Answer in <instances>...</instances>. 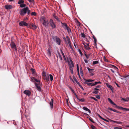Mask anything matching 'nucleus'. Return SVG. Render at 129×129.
I'll use <instances>...</instances> for the list:
<instances>
[{"label": "nucleus", "instance_id": "nucleus-26", "mask_svg": "<svg viewBox=\"0 0 129 129\" xmlns=\"http://www.w3.org/2000/svg\"><path fill=\"white\" fill-rule=\"evenodd\" d=\"M87 69L88 70L89 72V73L92 72V71L94 70L93 69H91L89 68V67L87 68Z\"/></svg>", "mask_w": 129, "mask_h": 129}, {"label": "nucleus", "instance_id": "nucleus-64", "mask_svg": "<svg viewBox=\"0 0 129 129\" xmlns=\"http://www.w3.org/2000/svg\"><path fill=\"white\" fill-rule=\"evenodd\" d=\"M60 51H61V54H62H62H64V53H63V51H62V50H60Z\"/></svg>", "mask_w": 129, "mask_h": 129}, {"label": "nucleus", "instance_id": "nucleus-35", "mask_svg": "<svg viewBox=\"0 0 129 129\" xmlns=\"http://www.w3.org/2000/svg\"><path fill=\"white\" fill-rule=\"evenodd\" d=\"M99 63V61H98L96 60L94 61L93 62V64L94 65L96 64H98Z\"/></svg>", "mask_w": 129, "mask_h": 129}, {"label": "nucleus", "instance_id": "nucleus-20", "mask_svg": "<svg viewBox=\"0 0 129 129\" xmlns=\"http://www.w3.org/2000/svg\"><path fill=\"white\" fill-rule=\"evenodd\" d=\"M83 109L84 110L88 111L89 113H90V110L86 107H83Z\"/></svg>", "mask_w": 129, "mask_h": 129}, {"label": "nucleus", "instance_id": "nucleus-6", "mask_svg": "<svg viewBox=\"0 0 129 129\" xmlns=\"http://www.w3.org/2000/svg\"><path fill=\"white\" fill-rule=\"evenodd\" d=\"M43 75L45 79L47 81H49V76L48 74H46L44 71L42 72Z\"/></svg>", "mask_w": 129, "mask_h": 129}, {"label": "nucleus", "instance_id": "nucleus-32", "mask_svg": "<svg viewBox=\"0 0 129 129\" xmlns=\"http://www.w3.org/2000/svg\"><path fill=\"white\" fill-rule=\"evenodd\" d=\"M24 2V1L23 0H20L18 1V4H21L23 3Z\"/></svg>", "mask_w": 129, "mask_h": 129}, {"label": "nucleus", "instance_id": "nucleus-22", "mask_svg": "<svg viewBox=\"0 0 129 129\" xmlns=\"http://www.w3.org/2000/svg\"><path fill=\"white\" fill-rule=\"evenodd\" d=\"M110 121L111 122H113L114 123H116L118 124H121L122 123V122H121L115 121L113 120H111Z\"/></svg>", "mask_w": 129, "mask_h": 129}, {"label": "nucleus", "instance_id": "nucleus-56", "mask_svg": "<svg viewBox=\"0 0 129 129\" xmlns=\"http://www.w3.org/2000/svg\"><path fill=\"white\" fill-rule=\"evenodd\" d=\"M74 79L75 80L77 83H78L79 82L77 80L76 78H75V79L74 78Z\"/></svg>", "mask_w": 129, "mask_h": 129}, {"label": "nucleus", "instance_id": "nucleus-31", "mask_svg": "<svg viewBox=\"0 0 129 129\" xmlns=\"http://www.w3.org/2000/svg\"><path fill=\"white\" fill-rule=\"evenodd\" d=\"M86 82H93L94 81V80H92V79H85Z\"/></svg>", "mask_w": 129, "mask_h": 129}, {"label": "nucleus", "instance_id": "nucleus-34", "mask_svg": "<svg viewBox=\"0 0 129 129\" xmlns=\"http://www.w3.org/2000/svg\"><path fill=\"white\" fill-rule=\"evenodd\" d=\"M80 74H81V75L82 76L83 75V72L82 69V67H80Z\"/></svg>", "mask_w": 129, "mask_h": 129}, {"label": "nucleus", "instance_id": "nucleus-23", "mask_svg": "<svg viewBox=\"0 0 129 129\" xmlns=\"http://www.w3.org/2000/svg\"><path fill=\"white\" fill-rule=\"evenodd\" d=\"M77 71L78 73V75L79 76V78H80V75L79 73V66L78 64H77Z\"/></svg>", "mask_w": 129, "mask_h": 129}, {"label": "nucleus", "instance_id": "nucleus-14", "mask_svg": "<svg viewBox=\"0 0 129 129\" xmlns=\"http://www.w3.org/2000/svg\"><path fill=\"white\" fill-rule=\"evenodd\" d=\"M39 83H35V85L36 86L37 90L39 91H40L41 89L40 87V83L39 82Z\"/></svg>", "mask_w": 129, "mask_h": 129}, {"label": "nucleus", "instance_id": "nucleus-52", "mask_svg": "<svg viewBox=\"0 0 129 129\" xmlns=\"http://www.w3.org/2000/svg\"><path fill=\"white\" fill-rule=\"evenodd\" d=\"M79 86L82 89H83V90H84L83 87L80 84H79Z\"/></svg>", "mask_w": 129, "mask_h": 129}, {"label": "nucleus", "instance_id": "nucleus-57", "mask_svg": "<svg viewBox=\"0 0 129 129\" xmlns=\"http://www.w3.org/2000/svg\"><path fill=\"white\" fill-rule=\"evenodd\" d=\"M101 87V86L100 85H97V86H95V87H96V88H99L100 87Z\"/></svg>", "mask_w": 129, "mask_h": 129}, {"label": "nucleus", "instance_id": "nucleus-7", "mask_svg": "<svg viewBox=\"0 0 129 129\" xmlns=\"http://www.w3.org/2000/svg\"><path fill=\"white\" fill-rule=\"evenodd\" d=\"M10 46L12 48L14 49L16 51H17V49L16 45L14 42L13 41L11 42L10 43Z\"/></svg>", "mask_w": 129, "mask_h": 129}, {"label": "nucleus", "instance_id": "nucleus-33", "mask_svg": "<svg viewBox=\"0 0 129 129\" xmlns=\"http://www.w3.org/2000/svg\"><path fill=\"white\" fill-rule=\"evenodd\" d=\"M49 76L50 79V81L51 82L53 80V77L51 74H50L49 75Z\"/></svg>", "mask_w": 129, "mask_h": 129}, {"label": "nucleus", "instance_id": "nucleus-60", "mask_svg": "<svg viewBox=\"0 0 129 129\" xmlns=\"http://www.w3.org/2000/svg\"><path fill=\"white\" fill-rule=\"evenodd\" d=\"M84 61L85 62V63H88V61H87L86 60V59H84Z\"/></svg>", "mask_w": 129, "mask_h": 129}, {"label": "nucleus", "instance_id": "nucleus-27", "mask_svg": "<svg viewBox=\"0 0 129 129\" xmlns=\"http://www.w3.org/2000/svg\"><path fill=\"white\" fill-rule=\"evenodd\" d=\"M53 17L56 20L58 21H60V20L55 15H53Z\"/></svg>", "mask_w": 129, "mask_h": 129}, {"label": "nucleus", "instance_id": "nucleus-37", "mask_svg": "<svg viewBox=\"0 0 129 129\" xmlns=\"http://www.w3.org/2000/svg\"><path fill=\"white\" fill-rule=\"evenodd\" d=\"M69 88L71 90V91L73 93H74L75 92L74 90L70 86H69Z\"/></svg>", "mask_w": 129, "mask_h": 129}, {"label": "nucleus", "instance_id": "nucleus-4", "mask_svg": "<svg viewBox=\"0 0 129 129\" xmlns=\"http://www.w3.org/2000/svg\"><path fill=\"white\" fill-rule=\"evenodd\" d=\"M62 27L65 29L67 30L68 33H69L71 32V30L70 28L68 26L66 23H63L61 22Z\"/></svg>", "mask_w": 129, "mask_h": 129}, {"label": "nucleus", "instance_id": "nucleus-40", "mask_svg": "<svg viewBox=\"0 0 129 129\" xmlns=\"http://www.w3.org/2000/svg\"><path fill=\"white\" fill-rule=\"evenodd\" d=\"M58 56L59 58L60 59V60H62V57L59 53H58Z\"/></svg>", "mask_w": 129, "mask_h": 129}, {"label": "nucleus", "instance_id": "nucleus-39", "mask_svg": "<svg viewBox=\"0 0 129 129\" xmlns=\"http://www.w3.org/2000/svg\"><path fill=\"white\" fill-rule=\"evenodd\" d=\"M78 100L82 102H84L85 101V99L83 98H82L81 99H78Z\"/></svg>", "mask_w": 129, "mask_h": 129}, {"label": "nucleus", "instance_id": "nucleus-16", "mask_svg": "<svg viewBox=\"0 0 129 129\" xmlns=\"http://www.w3.org/2000/svg\"><path fill=\"white\" fill-rule=\"evenodd\" d=\"M31 81L33 82H39L40 81L38 80H37L35 78L33 77H32L31 78Z\"/></svg>", "mask_w": 129, "mask_h": 129}, {"label": "nucleus", "instance_id": "nucleus-44", "mask_svg": "<svg viewBox=\"0 0 129 129\" xmlns=\"http://www.w3.org/2000/svg\"><path fill=\"white\" fill-rule=\"evenodd\" d=\"M27 14L28 15L30 13V11L29 10L28 8V9H27Z\"/></svg>", "mask_w": 129, "mask_h": 129}, {"label": "nucleus", "instance_id": "nucleus-36", "mask_svg": "<svg viewBox=\"0 0 129 129\" xmlns=\"http://www.w3.org/2000/svg\"><path fill=\"white\" fill-rule=\"evenodd\" d=\"M84 55H85V56L86 57V58L87 59H88V58L89 56L90 55V54H89L88 55H87V54H85Z\"/></svg>", "mask_w": 129, "mask_h": 129}, {"label": "nucleus", "instance_id": "nucleus-53", "mask_svg": "<svg viewBox=\"0 0 129 129\" xmlns=\"http://www.w3.org/2000/svg\"><path fill=\"white\" fill-rule=\"evenodd\" d=\"M114 129H122V128H121L117 127H114Z\"/></svg>", "mask_w": 129, "mask_h": 129}, {"label": "nucleus", "instance_id": "nucleus-41", "mask_svg": "<svg viewBox=\"0 0 129 129\" xmlns=\"http://www.w3.org/2000/svg\"><path fill=\"white\" fill-rule=\"evenodd\" d=\"M81 37L83 38H85V35L83 33H82L81 34Z\"/></svg>", "mask_w": 129, "mask_h": 129}, {"label": "nucleus", "instance_id": "nucleus-46", "mask_svg": "<svg viewBox=\"0 0 129 129\" xmlns=\"http://www.w3.org/2000/svg\"><path fill=\"white\" fill-rule=\"evenodd\" d=\"M91 83V86H94L95 85V83Z\"/></svg>", "mask_w": 129, "mask_h": 129}, {"label": "nucleus", "instance_id": "nucleus-43", "mask_svg": "<svg viewBox=\"0 0 129 129\" xmlns=\"http://www.w3.org/2000/svg\"><path fill=\"white\" fill-rule=\"evenodd\" d=\"M94 83L95 84V85L98 84H101V82L100 81H99V82H95Z\"/></svg>", "mask_w": 129, "mask_h": 129}, {"label": "nucleus", "instance_id": "nucleus-8", "mask_svg": "<svg viewBox=\"0 0 129 129\" xmlns=\"http://www.w3.org/2000/svg\"><path fill=\"white\" fill-rule=\"evenodd\" d=\"M83 44L85 48L87 50H88L90 49V48L89 47V43H85L84 42H83Z\"/></svg>", "mask_w": 129, "mask_h": 129}, {"label": "nucleus", "instance_id": "nucleus-47", "mask_svg": "<svg viewBox=\"0 0 129 129\" xmlns=\"http://www.w3.org/2000/svg\"><path fill=\"white\" fill-rule=\"evenodd\" d=\"M96 97L98 99H100V96L99 95H97L96 96Z\"/></svg>", "mask_w": 129, "mask_h": 129}, {"label": "nucleus", "instance_id": "nucleus-63", "mask_svg": "<svg viewBox=\"0 0 129 129\" xmlns=\"http://www.w3.org/2000/svg\"><path fill=\"white\" fill-rule=\"evenodd\" d=\"M60 51H61V54H62H62H64V53H63V51H62V50H60Z\"/></svg>", "mask_w": 129, "mask_h": 129}, {"label": "nucleus", "instance_id": "nucleus-61", "mask_svg": "<svg viewBox=\"0 0 129 129\" xmlns=\"http://www.w3.org/2000/svg\"><path fill=\"white\" fill-rule=\"evenodd\" d=\"M103 120H104L106 121H107V122H109V121L107 120H106L104 118V119H103Z\"/></svg>", "mask_w": 129, "mask_h": 129}, {"label": "nucleus", "instance_id": "nucleus-24", "mask_svg": "<svg viewBox=\"0 0 129 129\" xmlns=\"http://www.w3.org/2000/svg\"><path fill=\"white\" fill-rule=\"evenodd\" d=\"M88 82H86V80H85V81L84 82V83L85 84H87V85L89 86H91V83H88Z\"/></svg>", "mask_w": 129, "mask_h": 129}, {"label": "nucleus", "instance_id": "nucleus-18", "mask_svg": "<svg viewBox=\"0 0 129 129\" xmlns=\"http://www.w3.org/2000/svg\"><path fill=\"white\" fill-rule=\"evenodd\" d=\"M53 99H51V101L49 103V104L50 105L51 108V109H52L53 107Z\"/></svg>", "mask_w": 129, "mask_h": 129}, {"label": "nucleus", "instance_id": "nucleus-5", "mask_svg": "<svg viewBox=\"0 0 129 129\" xmlns=\"http://www.w3.org/2000/svg\"><path fill=\"white\" fill-rule=\"evenodd\" d=\"M49 23L50 26L51 27L52 29H54L56 28V25L52 19H51L50 20Z\"/></svg>", "mask_w": 129, "mask_h": 129}, {"label": "nucleus", "instance_id": "nucleus-62", "mask_svg": "<svg viewBox=\"0 0 129 129\" xmlns=\"http://www.w3.org/2000/svg\"><path fill=\"white\" fill-rule=\"evenodd\" d=\"M126 100L127 101V102H128V101H129V99L128 98V97L126 98Z\"/></svg>", "mask_w": 129, "mask_h": 129}, {"label": "nucleus", "instance_id": "nucleus-42", "mask_svg": "<svg viewBox=\"0 0 129 129\" xmlns=\"http://www.w3.org/2000/svg\"><path fill=\"white\" fill-rule=\"evenodd\" d=\"M91 99H93L94 100L96 101H98L97 99H96V98H95L94 97H91Z\"/></svg>", "mask_w": 129, "mask_h": 129}, {"label": "nucleus", "instance_id": "nucleus-15", "mask_svg": "<svg viewBox=\"0 0 129 129\" xmlns=\"http://www.w3.org/2000/svg\"><path fill=\"white\" fill-rule=\"evenodd\" d=\"M5 7L7 9H10L12 8V6L10 5H6L5 6Z\"/></svg>", "mask_w": 129, "mask_h": 129}, {"label": "nucleus", "instance_id": "nucleus-38", "mask_svg": "<svg viewBox=\"0 0 129 129\" xmlns=\"http://www.w3.org/2000/svg\"><path fill=\"white\" fill-rule=\"evenodd\" d=\"M36 13L34 12H32L31 13V16H36Z\"/></svg>", "mask_w": 129, "mask_h": 129}, {"label": "nucleus", "instance_id": "nucleus-28", "mask_svg": "<svg viewBox=\"0 0 129 129\" xmlns=\"http://www.w3.org/2000/svg\"><path fill=\"white\" fill-rule=\"evenodd\" d=\"M108 109L109 110H111V111H114V112H116H116H117V110H116L115 109H113L112 108H110V107L108 108Z\"/></svg>", "mask_w": 129, "mask_h": 129}, {"label": "nucleus", "instance_id": "nucleus-1", "mask_svg": "<svg viewBox=\"0 0 129 129\" xmlns=\"http://www.w3.org/2000/svg\"><path fill=\"white\" fill-rule=\"evenodd\" d=\"M70 62H70H68L69 67V68L70 70L71 71V73L72 74H73V68L74 67V66L73 61L71 60H70Z\"/></svg>", "mask_w": 129, "mask_h": 129}, {"label": "nucleus", "instance_id": "nucleus-21", "mask_svg": "<svg viewBox=\"0 0 129 129\" xmlns=\"http://www.w3.org/2000/svg\"><path fill=\"white\" fill-rule=\"evenodd\" d=\"M106 85L109 88H110L111 90H113V88L112 86L106 83Z\"/></svg>", "mask_w": 129, "mask_h": 129}, {"label": "nucleus", "instance_id": "nucleus-11", "mask_svg": "<svg viewBox=\"0 0 129 129\" xmlns=\"http://www.w3.org/2000/svg\"><path fill=\"white\" fill-rule=\"evenodd\" d=\"M24 93L28 96H30L31 94V92L28 90H25L23 91Z\"/></svg>", "mask_w": 129, "mask_h": 129}, {"label": "nucleus", "instance_id": "nucleus-58", "mask_svg": "<svg viewBox=\"0 0 129 129\" xmlns=\"http://www.w3.org/2000/svg\"><path fill=\"white\" fill-rule=\"evenodd\" d=\"M104 61L106 62H108V60L105 58H104Z\"/></svg>", "mask_w": 129, "mask_h": 129}, {"label": "nucleus", "instance_id": "nucleus-3", "mask_svg": "<svg viewBox=\"0 0 129 129\" xmlns=\"http://www.w3.org/2000/svg\"><path fill=\"white\" fill-rule=\"evenodd\" d=\"M27 9H28L27 7L23 8L19 12L21 16L24 15L26 13Z\"/></svg>", "mask_w": 129, "mask_h": 129}, {"label": "nucleus", "instance_id": "nucleus-10", "mask_svg": "<svg viewBox=\"0 0 129 129\" xmlns=\"http://www.w3.org/2000/svg\"><path fill=\"white\" fill-rule=\"evenodd\" d=\"M19 25L20 26H27L28 24L25 22L22 21L20 22L19 23Z\"/></svg>", "mask_w": 129, "mask_h": 129}, {"label": "nucleus", "instance_id": "nucleus-49", "mask_svg": "<svg viewBox=\"0 0 129 129\" xmlns=\"http://www.w3.org/2000/svg\"><path fill=\"white\" fill-rule=\"evenodd\" d=\"M91 127L92 129H96V127L94 125H92Z\"/></svg>", "mask_w": 129, "mask_h": 129}, {"label": "nucleus", "instance_id": "nucleus-50", "mask_svg": "<svg viewBox=\"0 0 129 129\" xmlns=\"http://www.w3.org/2000/svg\"><path fill=\"white\" fill-rule=\"evenodd\" d=\"M98 116L100 118L102 119V120L104 119V118L102 117L99 114H98Z\"/></svg>", "mask_w": 129, "mask_h": 129}, {"label": "nucleus", "instance_id": "nucleus-29", "mask_svg": "<svg viewBox=\"0 0 129 129\" xmlns=\"http://www.w3.org/2000/svg\"><path fill=\"white\" fill-rule=\"evenodd\" d=\"M32 29L34 30H35L37 28L36 26L34 24H32Z\"/></svg>", "mask_w": 129, "mask_h": 129}, {"label": "nucleus", "instance_id": "nucleus-9", "mask_svg": "<svg viewBox=\"0 0 129 129\" xmlns=\"http://www.w3.org/2000/svg\"><path fill=\"white\" fill-rule=\"evenodd\" d=\"M51 47L50 46H49V48L47 50V53L48 56L49 57H51Z\"/></svg>", "mask_w": 129, "mask_h": 129}, {"label": "nucleus", "instance_id": "nucleus-13", "mask_svg": "<svg viewBox=\"0 0 129 129\" xmlns=\"http://www.w3.org/2000/svg\"><path fill=\"white\" fill-rule=\"evenodd\" d=\"M66 38L68 42V43L69 45V47L71 49L73 50V49L71 43L70 42V38L68 36H66Z\"/></svg>", "mask_w": 129, "mask_h": 129}, {"label": "nucleus", "instance_id": "nucleus-19", "mask_svg": "<svg viewBox=\"0 0 129 129\" xmlns=\"http://www.w3.org/2000/svg\"><path fill=\"white\" fill-rule=\"evenodd\" d=\"M108 100L109 102L111 104L114 105H116V104L110 98H108Z\"/></svg>", "mask_w": 129, "mask_h": 129}, {"label": "nucleus", "instance_id": "nucleus-25", "mask_svg": "<svg viewBox=\"0 0 129 129\" xmlns=\"http://www.w3.org/2000/svg\"><path fill=\"white\" fill-rule=\"evenodd\" d=\"M120 109H122V110H124V111H129V109H127V108H123L122 107H120Z\"/></svg>", "mask_w": 129, "mask_h": 129}, {"label": "nucleus", "instance_id": "nucleus-59", "mask_svg": "<svg viewBox=\"0 0 129 129\" xmlns=\"http://www.w3.org/2000/svg\"><path fill=\"white\" fill-rule=\"evenodd\" d=\"M96 42L97 41L94 42V46H96Z\"/></svg>", "mask_w": 129, "mask_h": 129}, {"label": "nucleus", "instance_id": "nucleus-17", "mask_svg": "<svg viewBox=\"0 0 129 129\" xmlns=\"http://www.w3.org/2000/svg\"><path fill=\"white\" fill-rule=\"evenodd\" d=\"M94 90L92 92L93 93L97 94L98 93V90H99V89L97 88H94Z\"/></svg>", "mask_w": 129, "mask_h": 129}, {"label": "nucleus", "instance_id": "nucleus-55", "mask_svg": "<svg viewBox=\"0 0 129 129\" xmlns=\"http://www.w3.org/2000/svg\"><path fill=\"white\" fill-rule=\"evenodd\" d=\"M122 100L124 102L127 101L126 100V99H124L123 98H122Z\"/></svg>", "mask_w": 129, "mask_h": 129}, {"label": "nucleus", "instance_id": "nucleus-48", "mask_svg": "<svg viewBox=\"0 0 129 129\" xmlns=\"http://www.w3.org/2000/svg\"><path fill=\"white\" fill-rule=\"evenodd\" d=\"M93 37L94 40V42L97 41V40L95 37L93 36Z\"/></svg>", "mask_w": 129, "mask_h": 129}, {"label": "nucleus", "instance_id": "nucleus-45", "mask_svg": "<svg viewBox=\"0 0 129 129\" xmlns=\"http://www.w3.org/2000/svg\"><path fill=\"white\" fill-rule=\"evenodd\" d=\"M113 68L116 70H117L118 69V68L115 66L113 65Z\"/></svg>", "mask_w": 129, "mask_h": 129}, {"label": "nucleus", "instance_id": "nucleus-54", "mask_svg": "<svg viewBox=\"0 0 129 129\" xmlns=\"http://www.w3.org/2000/svg\"><path fill=\"white\" fill-rule=\"evenodd\" d=\"M78 51L81 54V55H82V52H81L80 49L78 50Z\"/></svg>", "mask_w": 129, "mask_h": 129}, {"label": "nucleus", "instance_id": "nucleus-30", "mask_svg": "<svg viewBox=\"0 0 129 129\" xmlns=\"http://www.w3.org/2000/svg\"><path fill=\"white\" fill-rule=\"evenodd\" d=\"M20 6L21 8H23L26 6V5L24 3H22L20 4Z\"/></svg>", "mask_w": 129, "mask_h": 129}, {"label": "nucleus", "instance_id": "nucleus-12", "mask_svg": "<svg viewBox=\"0 0 129 129\" xmlns=\"http://www.w3.org/2000/svg\"><path fill=\"white\" fill-rule=\"evenodd\" d=\"M56 42V43L59 45H60V39L57 37H55Z\"/></svg>", "mask_w": 129, "mask_h": 129}, {"label": "nucleus", "instance_id": "nucleus-2", "mask_svg": "<svg viewBox=\"0 0 129 129\" xmlns=\"http://www.w3.org/2000/svg\"><path fill=\"white\" fill-rule=\"evenodd\" d=\"M41 21L43 25L45 27L47 26L49 24V23L48 20H45L44 18H42L41 19Z\"/></svg>", "mask_w": 129, "mask_h": 129}, {"label": "nucleus", "instance_id": "nucleus-51", "mask_svg": "<svg viewBox=\"0 0 129 129\" xmlns=\"http://www.w3.org/2000/svg\"><path fill=\"white\" fill-rule=\"evenodd\" d=\"M114 105L117 108L119 109H120V107L119 106H117L116 104V105Z\"/></svg>", "mask_w": 129, "mask_h": 129}]
</instances>
